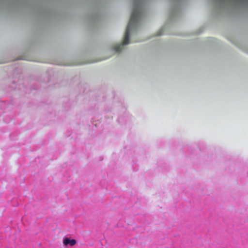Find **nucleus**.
Wrapping results in <instances>:
<instances>
[{
    "label": "nucleus",
    "instance_id": "obj_3",
    "mask_svg": "<svg viewBox=\"0 0 248 248\" xmlns=\"http://www.w3.org/2000/svg\"><path fill=\"white\" fill-rule=\"evenodd\" d=\"M161 34H162V33L158 32V34H157V35L159 36V35H161Z\"/></svg>",
    "mask_w": 248,
    "mask_h": 248
},
{
    "label": "nucleus",
    "instance_id": "obj_1",
    "mask_svg": "<svg viewBox=\"0 0 248 248\" xmlns=\"http://www.w3.org/2000/svg\"><path fill=\"white\" fill-rule=\"evenodd\" d=\"M142 14V12L140 8L139 7H135L133 9L131 16L130 17V20L127 25L125 32L124 36V38L123 41V43L122 44L115 46L114 48V49L117 51L119 52L121 51L122 49V47L124 45H126L129 44V37L130 31L132 28L135 26L138 21L140 17Z\"/></svg>",
    "mask_w": 248,
    "mask_h": 248
},
{
    "label": "nucleus",
    "instance_id": "obj_2",
    "mask_svg": "<svg viewBox=\"0 0 248 248\" xmlns=\"http://www.w3.org/2000/svg\"><path fill=\"white\" fill-rule=\"evenodd\" d=\"M63 243L65 246L69 245L71 246H73L76 244V241L75 239H70L68 238H65L64 239Z\"/></svg>",
    "mask_w": 248,
    "mask_h": 248
}]
</instances>
